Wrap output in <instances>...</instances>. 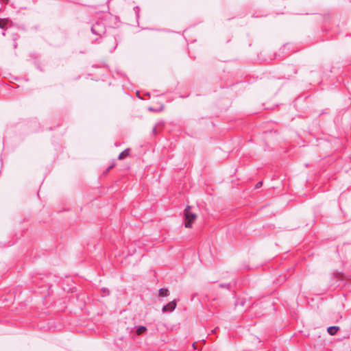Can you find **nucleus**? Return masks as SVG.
Listing matches in <instances>:
<instances>
[{"instance_id":"9b49d317","label":"nucleus","mask_w":351,"mask_h":351,"mask_svg":"<svg viewBox=\"0 0 351 351\" xmlns=\"http://www.w3.org/2000/svg\"><path fill=\"white\" fill-rule=\"evenodd\" d=\"M134 10L136 14V18L138 19L139 17V10H140V8L138 6H136L134 8Z\"/></svg>"},{"instance_id":"f03ea898","label":"nucleus","mask_w":351,"mask_h":351,"mask_svg":"<svg viewBox=\"0 0 351 351\" xmlns=\"http://www.w3.org/2000/svg\"><path fill=\"white\" fill-rule=\"evenodd\" d=\"M176 300H173V301L169 302L166 305H164L162 308V311L163 313H171L175 310V308H176Z\"/></svg>"},{"instance_id":"f3484780","label":"nucleus","mask_w":351,"mask_h":351,"mask_svg":"<svg viewBox=\"0 0 351 351\" xmlns=\"http://www.w3.org/2000/svg\"><path fill=\"white\" fill-rule=\"evenodd\" d=\"M149 110H150V111H153V110H154V109H153V108L150 107V108H149Z\"/></svg>"},{"instance_id":"6e6552de","label":"nucleus","mask_w":351,"mask_h":351,"mask_svg":"<svg viewBox=\"0 0 351 351\" xmlns=\"http://www.w3.org/2000/svg\"><path fill=\"white\" fill-rule=\"evenodd\" d=\"M7 23H8V20H6L5 19H0V28L4 29L6 26Z\"/></svg>"},{"instance_id":"ddd939ff","label":"nucleus","mask_w":351,"mask_h":351,"mask_svg":"<svg viewBox=\"0 0 351 351\" xmlns=\"http://www.w3.org/2000/svg\"><path fill=\"white\" fill-rule=\"evenodd\" d=\"M117 45H118V43H117V40H115V45H114V48L110 50V52H112L117 47Z\"/></svg>"},{"instance_id":"4468645a","label":"nucleus","mask_w":351,"mask_h":351,"mask_svg":"<svg viewBox=\"0 0 351 351\" xmlns=\"http://www.w3.org/2000/svg\"><path fill=\"white\" fill-rule=\"evenodd\" d=\"M152 132H153V133H154V134H156V127H154V128H153Z\"/></svg>"},{"instance_id":"0eeeda50","label":"nucleus","mask_w":351,"mask_h":351,"mask_svg":"<svg viewBox=\"0 0 351 351\" xmlns=\"http://www.w3.org/2000/svg\"><path fill=\"white\" fill-rule=\"evenodd\" d=\"M128 155H129V149H126L119 154L118 158L119 160H122V159L125 158V157H127Z\"/></svg>"},{"instance_id":"39448f33","label":"nucleus","mask_w":351,"mask_h":351,"mask_svg":"<svg viewBox=\"0 0 351 351\" xmlns=\"http://www.w3.org/2000/svg\"><path fill=\"white\" fill-rule=\"evenodd\" d=\"M169 294V291L167 289L161 288L158 290V296L160 297H167Z\"/></svg>"},{"instance_id":"9d476101","label":"nucleus","mask_w":351,"mask_h":351,"mask_svg":"<svg viewBox=\"0 0 351 351\" xmlns=\"http://www.w3.org/2000/svg\"><path fill=\"white\" fill-rule=\"evenodd\" d=\"M219 287L221 288H226V289H230V284H226V283H221L219 285Z\"/></svg>"},{"instance_id":"423d86ee","label":"nucleus","mask_w":351,"mask_h":351,"mask_svg":"<svg viewBox=\"0 0 351 351\" xmlns=\"http://www.w3.org/2000/svg\"><path fill=\"white\" fill-rule=\"evenodd\" d=\"M136 332L137 335H141L147 330V328L144 326H136Z\"/></svg>"},{"instance_id":"2eb2a0df","label":"nucleus","mask_w":351,"mask_h":351,"mask_svg":"<svg viewBox=\"0 0 351 351\" xmlns=\"http://www.w3.org/2000/svg\"><path fill=\"white\" fill-rule=\"evenodd\" d=\"M0 1L4 3H8L9 0H0Z\"/></svg>"},{"instance_id":"6ab92c4d","label":"nucleus","mask_w":351,"mask_h":351,"mask_svg":"<svg viewBox=\"0 0 351 351\" xmlns=\"http://www.w3.org/2000/svg\"><path fill=\"white\" fill-rule=\"evenodd\" d=\"M136 95H137V97H138L140 98V97L138 95V92H136Z\"/></svg>"},{"instance_id":"f257e3e1","label":"nucleus","mask_w":351,"mask_h":351,"mask_svg":"<svg viewBox=\"0 0 351 351\" xmlns=\"http://www.w3.org/2000/svg\"><path fill=\"white\" fill-rule=\"evenodd\" d=\"M191 207L189 206H187V207L184 210V218H185V222H184V226L187 228H190L191 227V225L193 222L196 219L197 215L191 212Z\"/></svg>"},{"instance_id":"1a4fd4ad","label":"nucleus","mask_w":351,"mask_h":351,"mask_svg":"<svg viewBox=\"0 0 351 351\" xmlns=\"http://www.w3.org/2000/svg\"><path fill=\"white\" fill-rule=\"evenodd\" d=\"M101 291L103 293V295H108L110 293V291L107 288H102Z\"/></svg>"},{"instance_id":"20e7f679","label":"nucleus","mask_w":351,"mask_h":351,"mask_svg":"<svg viewBox=\"0 0 351 351\" xmlns=\"http://www.w3.org/2000/svg\"><path fill=\"white\" fill-rule=\"evenodd\" d=\"M339 328L338 326H329L328 328H327V332L330 335H335L337 331L339 330Z\"/></svg>"},{"instance_id":"a211bd4d","label":"nucleus","mask_w":351,"mask_h":351,"mask_svg":"<svg viewBox=\"0 0 351 351\" xmlns=\"http://www.w3.org/2000/svg\"><path fill=\"white\" fill-rule=\"evenodd\" d=\"M2 35H3V36H5V32H2Z\"/></svg>"},{"instance_id":"7ed1b4c3","label":"nucleus","mask_w":351,"mask_h":351,"mask_svg":"<svg viewBox=\"0 0 351 351\" xmlns=\"http://www.w3.org/2000/svg\"><path fill=\"white\" fill-rule=\"evenodd\" d=\"M91 32L94 34L100 35L104 32V27L101 23H97L91 27Z\"/></svg>"},{"instance_id":"f8f14e48","label":"nucleus","mask_w":351,"mask_h":351,"mask_svg":"<svg viewBox=\"0 0 351 351\" xmlns=\"http://www.w3.org/2000/svg\"><path fill=\"white\" fill-rule=\"evenodd\" d=\"M262 184H263V182L261 181H260L256 183V184L255 185V188L258 189L262 186Z\"/></svg>"},{"instance_id":"dca6fc26","label":"nucleus","mask_w":351,"mask_h":351,"mask_svg":"<svg viewBox=\"0 0 351 351\" xmlns=\"http://www.w3.org/2000/svg\"><path fill=\"white\" fill-rule=\"evenodd\" d=\"M16 46H17L16 43V42H14V48H16Z\"/></svg>"}]
</instances>
